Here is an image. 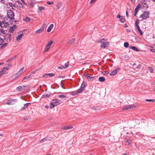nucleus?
<instances>
[{
    "instance_id": "f257e3e1",
    "label": "nucleus",
    "mask_w": 155,
    "mask_h": 155,
    "mask_svg": "<svg viewBox=\"0 0 155 155\" xmlns=\"http://www.w3.org/2000/svg\"><path fill=\"white\" fill-rule=\"evenodd\" d=\"M14 16L15 15L13 11L11 10H8L7 12V16L4 18L6 21L10 22V24H12L14 19Z\"/></svg>"
},
{
    "instance_id": "f03ea898",
    "label": "nucleus",
    "mask_w": 155,
    "mask_h": 155,
    "mask_svg": "<svg viewBox=\"0 0 155 155\" xmlns=\"http://www.w3.org/2000/svg\"><path fill=\"white\" fill-rule=\"evenodd\" d=\"M4 21H0V26L3 28H6L8 25H9L11 24H10V22L8 21H6L5 18H4Z\"/></svg>"
},
{
    "instance_id": "7ed1b4c3",
    "label": "nucleus",
    "mask_w": 155,
    "mask_h": 155,
    "mask_svg": "<svg viewBox=\"0 0 155 155\" xmlns=\"http://www.w3.org/2000/svg\"><path fill=\"white\" fill-rule=\"evenodd\" d=\"M54 42L52 41H50L46 45L43 52L46 53L49 51L53 43Z\"/></svg>"
},
{
    "instance_id": "20e7f679",
    "label": "nucleus",
    "mask_w": 155,
    "mask_h": 155,
    "mask_svg": "<svg viewBox=\"0 0 155 155\" xmlns=\"http://www.w3.org/2000/svg\"><path fill=\"white\" fill-rule=\"evenodd\" d=\"M149 14L150 12L149 11H145L140 15V17L143 20L146 19L149 17Z\"/></svg>"
},
{
    "instance_id": "39448f33",
    "label": "nucleus",
    "mask_w": 155,
    "mask_h": 155,
    "mask_svg": "<svg viewBox=\"0 0 155 155\" xmlns=\"http://www.w3.org/2000/svg\"><path fill=\"white\" fill-rule=\"evenodd\" d=\"M5 40H6L7 42H10L12 39V35L10 34H6L4 37Z\"/></svg>"
},
{
    "instance_id": "423d86ee",
    "label": "nucleus",
    "mask_w": 155,
    "mask_h": 155,
    "mask_svg": "<svg viewBox=\"0 0 155 155\" xmlns=\"http://www.w3.org/2000/svg\"><path fill=\"white\" fill-rule=\"evenodd\" d=\"M137 106L133 105H127L123 107L122 109L123 110H126L129 109L136 108Z\"/></svg>"
},
{
    "instance_id": "0eeeda50",
    "label": "nucleus",
    "mask_w": 155,
    "mask_h": 155,
    "mask_svg": "<svg viewBox=\"0 0 155 155\" xmlns=\"http://www.w3.org/2000/svg\"><path fill=\"white\" fill-rule=\"evenodd\" d=\"M17 102V100L16 99H11L8 100L6 104L8 105H11L14 104L15 103Z\"/></svg>"
},
{
    "instance_id": "6e6552de",
    "label": "nucleus",
    "mask_w": 155,
    "mask_h": 155,
    "mask_svg": "<svg viewBox=\"0 0 155 155\" xmlns=\"http://www.w3.org/2000/svg\"><path fill=\"white\" fill-rule=\"evenodd\" d=\"M51 102L55 106H57L61 103L60 101L58 99H54Z\"/></svg>"
},
{
    "instance_id": "1a4fd4ad",
    "label": "nucleus",
    "mask_w": 155,
    "mask_h": 155,
    "mask_svg": "<svg viewBox=\"0 0 155 155\" xmlns=\"http://www.w3.org/2000/svg\"><path fill=\"white\" fill-rule=\"evenodd\" d=\"M86 78L89 81H92L94 80V77H91L89 75L87 74H84Z\"/></svg>"
},
{
    "instance_id": "9d476101",
    "label": "nucleus",
    "mask_w": 155,
    "mask_h": 155,
    "mask_svg": "<svg viewBox=\"0 0 155 155\" xmlns=\"http://www.w3.org/2000/svg\"><path fill=\"white\" fill-rule=\"evenodd\" d=\"M73 127L70 126H63L61 127V128L64 130H69L73 128Z\"/></svg>"
},
{
    "instance_id": "9b49d317",
    "label": "nucleus",
    "mask_w": 155,
    "mask_h": 155,
    "mask_svg": "<svg viewBox=\"0 0 155 155\" xmlns=\"http://www.w3.org/2000/svg\"><path fill=\"white\" fill-rule=\"evenodd\" d=\"M120 68H118L114 70L112 72H111L110 74V75L111 76H114L116 74L117 72V71L120 70Z\"/></svg>"
},
{
    "instance_id": "f8f14e48",
    "label": "nucleus",
    "mask_w": 155,
    "mask_h": 155,
    "mask_svg": "<svg viewBox=\"0 0 155 155\" xmlns=\"http://www.w3.org/2000/svg\"><path fill=\"white\" fill-rule=\"evenodd\" d=\"M140 4H138L136 8L135 9V12L134 13V16H135L138 12L140 8Z\"/></svg>"
},
{
    "instance_id": "ddd939ff",
    "label": "nucleus",
    "mask_w": 155,
    "mask_h": 155,
    "mask_svg": "<svg viewBox=\"0 0 155 155\" xmlns=\"http://www.w3.org/2000/svg\"><path fill=\"white\" fill-rule=\"evenodd\" d=\"M17 26L15 25H13L12 26L10 27L9 31L10 32H13L16 28Z\"/></svg>"
},
{
    "instance_id": "4468645a",
    "label": "nucleus",
    "mask_w": 155,
    "mask_h": 155,
    "mask_svg": "<svg viewBox=\"0 0 155 155\" xmlns=\"http://www.w3.org/2000/svg\"><path fill=\"white\" fill-rule=\"evenodd\" d=\"M25 86L24 85H22L21 86H19L16 87V90L17 91H21L23 90H25Z\"/></svg>"
},
{
    "instance_id": "2eb2a0df",
    "label": "nucleus",
    "mask_w": 155,
    "mask_h": 155,
    "mask_svg": "<svg viewBox=\"0 0 155 155\" xmlns=\"http://www.w3.org/2000/svg\"><path fill=\"white\" fill-rule=\"evenodd\" d=\"M84 90V89L81 88L80 89L77 91L76 92L74 93V94H72V95H77L79 93L82 92Z\"/></svg>"
},
{
    "instance_id": "dca6fc26",
    "label": "nucleus",
    "mask_w": 155,
    "mask_h": 155,
    "mask_svg": "<svg viewBox=\"0 0 155 155\" xmlns=\"http://www.w3.org/2000/svg\"><path fill=\"white\" fill-rule=\"evenodd\" d=\"M54 27V25L53 24H51L48 27L47 30V32H50L51 31Z\"/></svg>"
},
{
    "instance_id": "f3484780",
    "label": "nucleus",
    "mask_w": 155,
    "mask_h": 155,
    "mask_svg": "<svg viewBox=\"0 0 155 155\" xmlns=\"http://www.w3.org/2000/svg\"><path fill=\"white\" fill-rule=\"evenodd\" d=\"M6 34L5 33V31L4 29H1L0 30V35L3 37Z\"/></svg>"
},
{
    "instance_id": "a211bd4d",
    "label": "nucleus",
    "mask_w": 155,
    "mask_h": 155,
    "mask_svg": "<svg viewBox=\"0 0 155 155\" xmlns=\"http://www.w3.org/2000/svg\"><path fill=\"white\" fill-rule=\"evenodd\" d=\"M25 69L24 67H22L20 70L17 72L18 74L20 75L23 72L24 70Z\"/></svg>"
},
{
    "instance_id": "6ab92c4d",
    "label": "nucleus",
    "mask_w": 155,
    "mask_h": 155,
    "mask_svg": "<svg viewBox=\"0 0 155 155\" xmlns=\"http://www.w3.org/2000/svg\"><path fill=\"white\" fill-rule=\"evenodd\" d=\"M108 44V43L102 42L101 44V47L102 48H105L107 47Z\"/></svg>"
},
{
    "instance_id": "aec40b11",
    "label": "nucleus",
    "mask_w": 155,
    "mask_h": 155,
    "mask_svg": "<svg viewBox=\"0 0 155 155\" xmlns=\"http://www.w3.org/2000/svg\"><path fill=\"white\" fill-rule=\"evenodd\" d=\"M30 104L29 103H27L25 104L24 105V107H22L21 108V110H24L25 109L27 108L29 104Z\"/></svg>"
},
{
    "instance_id": "412c9836",
    "label": "nucleus",
    "mask_w": 155,
    "mask_h": 155,
    "mask_svg": "<svg viewBox=\"0 0 155 155\" xmlns=\"http://www.w3.org/2000/svg\"><path fill=\"white\" fill-rule=\"evenodd\" d=\"M50 139H51V138H50V137H46L45 138H43V139L40 140L39 141L40 142V143H41L45 141H46L47 140H50Z\"/></svg>"
},
{
    "instance_id": "4be33fe9",
    "label": "nucleus",
    "mask_w": 155,
    "mask_h": 155,
    "mask_svg": "<svg viewBox=\"0 0 155 155\" xmlns=\"http://www.w3.org/2000/svg\"><path fill=\"white\" fill-rule=\"evenodd\" d=\"M62 3L61 2H58L56 5V6L57 7L58 9H59L62 6Z\"/></svg>"
},
{
    "instance_id": "5701e85b",
    "label": "nucleus",
    "mask_w": 155,
    "mask_h": 155,
    "mask_svg": "<svg viewBox=\"0 0 155 155\" xmlns=\"http://www.w3.org/2000/svg\"><path fill=\"white\" fill-rule=\"evenodd\" d=\"M23 35V34H21L18 35L17 37L16 38V40L17 41H19L22 38Z\"/></svg>"
},
{
    "instance_id": "b1692460",
    "label": "nucleus",
    "mask_w": 155,
    "mask_h": 155,
    "mask_svg": "<svg viewBox=\"0 0 155 155\" xmlns=\"http://www.w3.org/2000/svg\"><path fill=\"white\" fill-rule=\"evenodd\" d=\"M130 48L132 49L133 50L135 51H138L139 50L135 46H130L129 47Z\"/></svg>"
},
{
    "instance_id": "393cba45",
    "label": "nucleus",
    "mask_w": 155,
    "mask_h": 155,
    "mask_svg": "<svg viewBox=\"0 0 155 155\" xmlns=\"http://www.w3.org/2000/svg\"><path fill=\"white\" fill-rule=\"evenodd\" d=\"M75 39L73 38L70 40L68 42V43L69 44H73L75 41Z\"/></svg>"
},
{
    "instance_id": "a878e982",
    "label": "nucleus",
    "mask_w": 155,
    "mask_h": 155,
    "mask_svg": "<svg viewBox=\"0 0 155 155\" xmlns=\"http://www.w3.org/2000/svg\"><path fill=\"white\" fill-rule=\"evenodd\" d=\"M126 145H129L131 143V140H130L126 139Z\"/></svg>"
},
{
    "instance_id": "bb28decb",
    "label": "nucleus",
    "mask_w": 155,
    "mask_h": 155,
    "mask_svg": "<svg viewBox=\"0 0 155 155\" xmlns=\"http://www.w3.org/2000/svg\"><path fill=\"white\" fill-rule=\"evenodd\" d=\"M98 80L101 82H104L105 81V79L104 77H100L99 78Z\"/></svg>"
},
{
    "instance_id": "cd10ccee",
    "label": "nucleus",
    "mask_w": 155,
    "mask_h": 155,
    "mask_svg": "<svg viewBox=\"0 0 155 155\" xmlns=\"http://www.w3.org/2000/svg\"><path fill=\"white\" fill-rule=\"evenodd\" d=\"M43 31V30L42 29L40 28L39 29L36 31L35 32L36 33L38 34L42 32Z\"/></svg>"
},
{
    "instance_id": "c85d7f7f",
    "label": "nucleus",
    "mask_w": 155,
    "mask_h": 155,
    "mask_svg": "<svg viewBox=\"0 0 155 155\" xmlns=\"http://www.w3.org/2000/svg\"><path fill=\"white\" fill-rule=\"evenodd\" d=\"M86 85V83L84 81H83V83L81 84V88H82L84 89V88L85 87Z\"/></svg>"
},
{
    "instance_id": "c756f323",
    "label": "nucleus",
    "mask_w": 155,
    "mask_h": 155,
    "mask_svg": "<svg viewBox=\"0 0 155 155\" xmlns=\"http://www.w3.org/2000/svg\"><path fill=\"white\" fill-rule=\"evenodd\" d=\"M16 57V56H14V57H12V58H10L8 59V60L7 61L8 62L11 61L12 60L15 59V58Z\"/></svg>"
},
{
    "instance_id": "7c9ffc66",
    "label": "nucleus",
    "mask_w": 155,
    "mask_h": 155,
    "mask_svg": "<svg viewBox=\"0 0 155 155\" xmlns=\"http://www.w3.org/2000/svg\"><path fill=\"white\" fill-rule=\"evenodd\" d=\"M8 43H5L3 44L1 47V49H2L3 48L6 47L8 45Z\"/></svg>"
},
{
    "instance_id": "2f4dec72",
    "label": "nucleus",
    "mask_w": 155,
    "mask_h": 155,
    "mask_svg": "<svg viewBox=\"0 0 155 155\" xmlns=\"http://www.w3.org/2000/svg\"><path fill=\"white\" fill-rule=\"evenodd\" d=\"M92 108L93 110H100L101 109V107H98V106L94 107H93Z\"/></svg>"
},
{
    "instance_id": "473e14b6",
    "label": "nucleus",
    "mask_w": 155,
    "mask_h": 155,
    "mask_svg": "<svg viewBox=\"0 0 155 155\" xmlns=\"http://www.w3.org/2000/svg\"><path fill=\"white\" fill-rule=\"evenodd\" d=\"M129 44L127 42H125L124 43V46L126 48H128L129 46Z\"/></svg>"
},
{
    "instance_id": "72a5a7b5",
    "label": "nucleus",
    "mask_w": 155,
    "mask_h": 155,
    "mask_svg": "<svg viewBox=\"0 0 155 155\" xmlns=\"http://www.w3.org/2000/svg\"><path fill=\"white\" fill-rule=\"evenodd\" d=\"M24 20L26 22H29L30 21V19L28 17H26L25 18H24Z\"/></svg>"
},
{
    "instance_id": "f704fd0d",
    "label": "nucleus",
    "mask_w": 155,
    "mask_h": 155,
    "mask_svg": "<svg viewBox=\"0 0 155 155\" xmlns=\"http://www.w3.org/2000/svg\"><path fill=\"white\" fill-rule=\"evenodd\" d=\"M148 70L151 73H153V70L152 68L150 67H148Z\"/></svg>"
},
{
    "instance_id": "c9c22d12",
    "label": "nucleus",
    "mask_w": 155,
    "mask_h": 155,
    "mask_svg": "<svg viewBox=\"0 0 155 155\" xmlns=\"http://www.w3.org/2000/svg\"><path fill=\"white\" fill-rule=\"evenodd\" d=\"M55 106L54 105V104L53 103H52V102H51L50 103V108H52L54 107Z\"/></svg>"
},
{
    "instance_id": "e433bc0d",
    "label": "nucleus",
    "mask_w": 155,
    "mask_h": 155,
    "mask_svg": "<svg viewBox=\"0 0 155 155\" xmlns=\"http://www.w3.org/2000/svg\"><path fill=\"white\" fill-rule=\"evenodd\" d=\"M38 8H39V11L41 12V11H42V10H44L45 8L44 7H43L40 6Z\"/></svg>"
},
{
    "instance_id": "4c0bfd02",
    "label": "nucleus",
    "mask_w": 155,
    "mask_h": 155,
    "mask_svg": "<svg viewBox=\"0 0 155 155\" xmlns=\"http://www.w3.org/2000/svg\"><path fill=\"white\" fill-rule=\"evenodd\" d=\"M145 100L147 101H148V102H154L155 101V100L154 99H146Z\"/></svg>"
},
{
    "instance_id": "58836bf2",
    "label": "nucleus",
    "mask_w": 155,
    "mask_h": 155,
    "mask_svg": "<svg viewBox=\"0 0 155 155\" xmlns=\"http://www.w3.org/2000/svg\"><path fill=\"white\" fill-rule=\"evenodd\" d=\"M46 26V24L45 23H44L41 26V28L44 30V28Z\"/></svg>"
},
{
    "instance_id": "ea45409f",
    "label": "nucleus",
    "mask_w": 155,
    "mask_h": 155,
    "mask_svg": "<svg viewBox=\"0 0 155 155\" xmlns=\"http://www.w3.org/2000/svg\"><path fill=\"white\" fill-rule=\"evenodd\" d=\"M58 97L61 98H64L66 96L64 95H59L58 96Z\"/></svg>"
},
{
    "instance_id": "a19ab883",
    "label": "nucleus",
    "mask_w": 155,
    "mask_h": 155,
    "mask_svg": "<svg viewBox=\"0 0 155 155\" xmlns=\"http://www.w3.org/2000/svg\"><path fill=\"white\" fill-rule=\"evenodd\" d=\"M39 70L40 69H37L35 71L31 72L30 75V76H31L32 74H34L37 71H39Z\"/></svg>"
},
{
    "instance_id": "79ce46f5",
    "label": "nucleus",
    "mask_w": 155,
    "mask_h": 155,
    "mask_svg": "<svg viewBox=\"0 0 155 155\" xmlns=\"http://www.w3.org/2000/svg\"><path fill=\"white\" fill-rule=\"evenodd\" d=\"M3 42V39L0 37V45H1Z\"/></svg>"
},
{
    "instance_id": "37998d69",
    "label": "nucleus",
    "mask_w": 155,
    "mask_h": 155,
    "mask_svg": "<svg viewBox=\"0 0 155 155\" xmlns=\"http://www.w3.org/2000/svg\"><path fill=\"white\" fill-rule=\"evenodd\" d=\"M50 96V94H46L43 95V97H49Z\"/></svg>"
},
{
    "instance_id": "c03bdc74",
    "label": "nucleus",
    "mask_w": 155,
    "mask_h": 155,
    "mask_svg": "<svg viewBox=\"0 0 155 155\" xmlns=\"http://www.w3.org/2000/svg\"><path fill=\"white\" fill-rule=\"evenodd\" d=\"M124 58L126 60H128L129 59V56L127 55H125L124 56Z\"/></svg>"
},
{
    "instance_id": "a18cd8bd",
    "label": "nucleus",
    "mask_w": 155,
    "mask_h": 155,
    "mask_svg": "<svg viewBox=\"0 0 155 155\" xmlns=\"http://www.w3.org/2000/svg\"><path fill=\"white\" fill-rule=\"evenodd\" d=\"M30 77V75L29 76H25V77H24V78H23V80H24L25 79H28Z\"/></svg>"
},
{
    "instance_id": "49530a36",
    "label": "nucleus",
    "mask_w": 155,
    "mask_h": 155,
    "mask_svg": "<svg viewBox=\"0 0 155 155\" xmlns=\"http://www.w3.org/2000/svg\"><path fill=\"white\" fill-rule=\"evenodd\" d=\"M48 75L50 77H52L55 75V74L53 73L48 74Z\"/></svg>"
},
{
    "instance_id": "de8ad7c7",
    "label": "nucleus",
    "mask_w": 155,
    "mask_h": 155,
    "mask_svg": "<svg viewBox=\"0 0 155 155\" xmlns=\"http://www.w3.org/2000/svg\"><path fill=\"white\" fill-rule=\"evenodd\" d=\"M2 72V74L3 75L4 74H7L6 72V70H4L3 71V68L2 69V70L1 71Z\"/></svg>"
},
{
    "instance_id": "09e8293b",
    "label": "nucleus",
    "mask_w": 155,
    "mask_h": 155,
    "mask_svg": "<svg viewBox=\"0 0 155 155\" xmlns=\"http://www.w3.org/2000/svg\"><path fill=\"white\" fill-rule=\"evenodd\" d=\"M68 65H69V62H67L66 63H65V66H64V67H65V68H67L68 67Z\"/></svg>"
},
{
    "instance_id": "8fccbe9b",
    "label": "nucleus",
    "mask_w": 155,
    "mask_h": 155,
    "mask_svg": "<svg viewBox=\"0 0 155 155\" xmlns=\"http://www.w3.org/2000/svg\"><path fill=\"white\" fill-rule=\"evenodd\" d=\"M58 68L59 69H63L65 68V67H64V66L63 65H61L60 66H59L58 67Z\"/></svg>"
},
{
    "instance_id": "3c124183",
    "label": "nucleus",
    "mask_w": 155,
    "mask_h": 155,
    "mask_svg": "<svg viewBox=\"0 0 155 155\" xmlns=\"http://www.w3.org/2000/svg\"><path fill=\"white\" fill-rule=\"evenodd\" d=\"M119 21L120 22L123 23L124 22V20L123 18H120Z\"/></svg>"
},
{
    "instance_id": "603ef678",
    "label": "nucleus",
    "mask_w": 155,
    "mask_h": 155,
    "mask_svg": "<svg viewBox=\"0 0 155 155\" xmlns=\"http://www.w3.org/2000/svg\"><path fill=\"white\" fill-rule=\"evenodd\" d=\"M10 68H8V67H4L3 68V70H5L6 71L8 70Z\"/></svg>"
},
{
    "instance_id": "864d4df0",
    "label": "nucleus",
    "mask_w": 155,
    "mask_h": 155,
    "mask_svg": "<svg viewBox=\"0 0 155 155\" xmlns=\"http://www.w3.org/2000/svg\"><path fill=\"white\" fill-rule=\"evenodd\" d=\"M97 0H91L90 2V4H93L95 3Z\"/></svg>"
},
{
    "instance_id": "5fc2aeb1",
    "label": "nucleus",
    "mask_w": 155,
    "mask_h": 155,
    "mask_svg": "<svg viewBox=\"0 0 155 155\" xmlns=\"http://www.w3.org/2000/svg\"><path fill=\"white\" fill-rule=\"evenodd\" d=\"M47 3L49 5H52L53 4V1H52L51 2L47 1Z\"/></svg>"
},
{
    "instance_id": "6e6d98bb",
    "label": "nucleus",
    "mask_w": 155,
    "mask_h": 155,
    "mask_svg": "<svg viewBox=\"0 0 155 155\" xmlns=\"http://www.w3.org/2000/svg\"><path fill=\"white\" fill-rule=\"evenodd\" d=\"M138 32L139 33H140V34L141 35H142L143 34V33L142 32V31H141V30L140 29L138 30Z\"/></svg>"
},
{
    "instance_id": "4d7b16f0",
    "label": "nucleus",
    "mask_w": 155,
    "mask_h": 155,
    "mask_svg": "<svg viewBox=\"0 0 155 155\" xmlns=\"http://www.w3.org/2000/svg\"><path fill=\"white\" fill-rule=\"evenodd\" d=\"M14 76H15V78H17L18 77L20 76V75H19L18 74V73H16V74H15Z\"/></svg>"
},
{
    "instance_id": "13d9d810",
    "label": "nucleus",
    "mask_w": 155,
    "mask_h": 155,
    "mask_svg": "<svg viewBox=\"0 0 155 155\" xmlns=\"http://www.w3.org/2000/svg\"><path fill=\"white\" fill-rule=\"evenodd\" d=\"M0 2L2 4H4L5 2V0H0Z\"/></svg>"
},
{
    "instance_id": "bf43d9fd",
    "label": "nucleus",
    "mask_w": 155,
    "mask_h": 155,
    "mask_svg": "<svg viewBox=\"0 0 155 155\" xmlns=\"http://www.w3.org/2000/svg\"><path fill=\"white\" fill-rule=\"evenodd\" d=\"M150 50L152 52L155 53V49L151 48L150 49Z\"/></svg>"
},
{
    "instance_id": "052dcab7",
    "label": "nucleus",
    "mask_w": 155,
    "mask_h": 155,
    "mask_svg": "<svg viewBox=\"0 0 155 155\" xmlns=\"http://www.w3.org/2000/svg\"><path fill=\"white\" fill-rule=\"evenodd\" d=\"M8 4L10 5V6L11 7H12L13 6H15V5H14L12 3H9Z\"/></svg>"
},
{
    "instance_id": "680f3d73",
    "label": "nucleus",
    "mask_w": 155,
    "mask_h": 155,
    "mask_svg": "<svg viewBox=\"0 0 155 155\" xmlns=\"http://www.w3.org/2000/svg\"><path fill=\"white\" fill-rule=\"evenodd\" d=\"M109 74V72L107 71H104L103 72V74L104 75H107Z\"/></svg>"
},
{
    "instance_id": "e2e57ef3",
    "label": "nucleus",
    "mask_w": 155,
    "mask_h": 155,
    "mask_svg": "<svg viewBox=\"0 0 155 155\" xmlns=\"http://www.w3.org/2000/svg\"><path fill=\"white\" fill-rule=\"evenodd\" d=\"M48 76V74H45L43 75V77H47Z\"/></svg>"
},
{
    "instance_id": "0e129e2a",
    "label": "nucleus",
    "mask_w": 155,
    "mask_h": 155,
    "mask_svg": "<svg viewBox=\"0 0 155 155\" xmlns=\"http://www.w3.org/2000/svg\"><path fill=\"white\" fill-rule=\"evenodd\" d=\"M8 68L9 67V68H10L11 67H12V64L11 63H9L8 64Z\"/></svg>"
},
{
    "instance_id": "69168bd1",
    "label": "nucleus",
    "mask_w": 155,
    "mask_h": 155,
    "mask_svg": "<svg viewBox=\"0 0 155 155\" xmlns=\"http://www.w3.org/2000/svg\"><path fill=\"white\" fill-rule=\"evenodd\" d=\"M139 23V22L138 21H136L135 22V25H136V26H137V25H138Z\"/></svg>"
},
{
    "instance_id": "338daca9",
    "label": "nucleus",
    "mask_w": 155,
    "mask_h": 155,
    "mask_svg": "<svg viewBox=\"0 0 155 155\" xmlns=\"http://www.w3.org/2000/svg\"><path fill=\"white\" fill-rule=\"evenodd\" d=\"M104 38L102 39H101V40L100 41H98V42H101V44H102V42H103V40H104Z\"/></svg>"
},
{
    "instance_id": "774afa93",
    "label": "nucleus",
    "mask_w": 155,
    "mask_h": 155,
    "mask_svg": "<svg viewBox=\"0 0 155 155\" xmlns=\"http://www.w3.org/2000/svg\"><path fill=\"white\" fill-rule=\"evenodd\" d=\"M121 17V16H120V14H118L117 15V17L118 18H120V17Z\"/></svg>"
}]
</instances>
